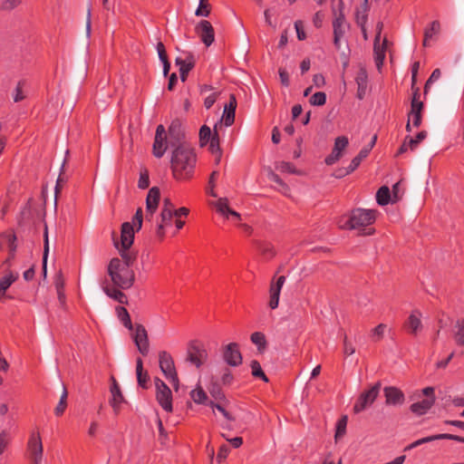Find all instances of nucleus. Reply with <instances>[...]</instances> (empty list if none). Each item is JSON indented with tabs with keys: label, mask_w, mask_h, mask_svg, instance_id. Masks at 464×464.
I'll list each match as a JSON object with an SVG mask.
<instances>
[{
	"label": "nucleus",
	"mask_w": 464,
	"mask_h": 464,
	"mask_svg": "<svg viewBox=\"0 0 464 464\" xmlns=\"http://www.w3.org/2000/svg\"><path fill=\"white\" fill-rule=\"evenodd\" d=\"M233 375L229 370H226L221 376V382L224 385H229L233 382Z\"/></svg>",
	"instance_id": "680f3d73"
},
{
	"label": "nucleus",
	"mask_w": 464,
	"mask_h": 464,
	"mask_svg": "<svg viewBox=\"0 0 464 464\" xmlns=\"http://www.w3.org/2000/svg\"><path fill=\"white\" fill-rule=\"evenodd\" d=\"M218 173L216 170L211 173L209 179H208V188L207 189L208 194L214 198L217 197L214 188H215V180L218 177Z\"/></svg>",
	"instance_id": "c03bdc74"
},
{
	"label": "nucleus",
	"mask_w": 464,
	"mask_h": 464,
	"mask_svg": "<svg viewBox=\"0 0 464 464\" xmlns=\"http://www.w3.org/2000/svg\"><path fill=\"white\" fill-rule=\"evenodd\" d=\"M343 352L347 356L353 354L355 352L353 345L350 343L346 338L344 339L343 342Z\"/></svg>",
	"instance_id": "69168bd1"
},
{
	"label": "nucleus",
	"mask_w": 464,
	"mask_h": 464,
	"mask_svg": "<svg viewBox=\"0 0 464 464\" xmlns=\"http://www.w3.org/2000/svg\"><path fill=\"white\" fill-rule=\"evenodd\" d=\"M438 436H439V440H455L458 442L464 443V438L458 436V435H453V434H449V433H440V434H438Z\"/></svg>",
	"instance_id": "4d7b16f0"
},
{
	"label": "nucleus",
	"mask_w": 464,
	"mask_h": 464,
	"mask_svg": "<svg viewBox=\"0 0 464 464\" xmlns=\"http://www.w3.org/2000/svg\"><path fill=\"white\" fill-rule=\"evenodd\" d=\"M132 338L138 351L142 355H147L150 352V343L147 331L142 324L136 325Z\"/></svg>",
	"instance_id": "dca6fc26"
},
{
	"label": "nucleus",
	"mask_w": 464,
	"mask_h": 464,
	"mask_svg": "<svg viewBox=\"0 0 464 464\" xmlns=\"http://www.w3.org/2000/svg\"><path fill=\"white\" fill-rule=\"evenodd\" d=\"M295 28L296 31V35L298 40L303 41L306 38L305 32L304 30V25L302 21H296L295 23Z\"/></svg>",
	"instance_id": "3c124183"
},
{
	"label": "nucleus",
	"mask_w": 464,
	"mask_h": 464,
	"mask_svg": "<svg viewBox=\"0 0 464 464\" xmlns=\"http://www.w3.org/2000/svg\"><path fill=\"white\" fill-rule=\"evenodd\" d=\"M99 430V423L96 420H92L90 424L88 434L91 437H95Z\"/></svg>",
	"instance_id": "774afa93"
},
{
	"label": "nucleus",
	"mask_w": 464,
	"mask_h": 464,
	"mask_svg": "<svg viewBox=\"0 0 464 464\" xmlns=\"http://www.w3.org/2000/svg\"><path fill=\"white\" fill-rule=\"evenodd\" d=\"M122 260L112 258L108 266V274L112 283L121 288L129 289L134 283V272L130 268L136 255L122 254Z\"/></svg>",
	"instance_id": "f03ea898"
},
{
	"label": "nucleus",
	"mask_w": 464,
	"mask_h": 464,
	"mask_svg": "<svg viewBox=\"0 0 464 464\" xmlns=\"http://www.w3.org/2000/svg\"><path fill=\"white\" fill-rule=\"evenodd\" d=\"M250 368H251V373L254 377L260 378L261 380H263L266 382H268V378L263 372L262 367L257 361H256V360L252 361L250 363Z\"/></svg>",
	"instance_id": "e433bc0d"
},
{
	"label": "nucleus",
	"mask_w": 464,
	"mask_h": 464,
	"mask_svg": "<svg viewBox=\"0 0 464 464\" xmlns=\"http://www.w3.org/2000/svg\"><path fill=\"white\" fill-rule=\"evenodd\" d=\"M8 437H7V433L3 430L0 432V455H2L4 453V451L5 450L7 445H8Z\"/></svg>",
	"instance_id": "bf43d9fd"
},
{
	"label": "nucleus",
	"mask_w": 464,
	"mask_h": 464,
	"mask_svg": "<svg viewBox=\"0 0 464 464\" xmlns=\"http://www.w3.org/2000/svg\"><path fill=\"white\" fill-rule=\"evenodd\" d=\"M67 396H68V393H67L66 388L64 387V385H63V392H62L60 401L54 409V413L57 416H61L64 412V411L67 407Z\"/></svg>",
	"instance_id": "c9c22d12"
},
{
	"label": "nucleus",
	"mask_w": 464,
	"mask_h": 464,
	"mask_svg": "<svg viewBox=\"0 0 464 464\" xmlns=\"http://www.w3.org/2000/svg\"><path fill=\"white\" fill-rule=\"evenodd\" d=\"M22 0H5L2 3V8L4 10H12L21 4Z\"/></svg>",
	"instance_id": "13d9d810"
},
{
	"label": "nucleus",
	"mask_w": 464,
	"mask_h": 464,
	"mask_svg": "<svg viewBox=\"0 0 464 464\" xmlns=\"http://www.w3.org/2000/svg\"><path fill=\"white\" fill-rule=\"evenodd\" d=\"M422 108L423 103L419 100V92L418 90H416L411 100V111L409 113V120L406 125V130L408 131H411V122L415 128H418L420 125Z\"/></svg>",
	"instance_id": "ddd939ff"
},
{
	"label": "nucleus",
	"mask_w": 464,
	"mask_h": 464,
	"mask_svg": "<svg viewBox=\"0 0 464 464\" xmlns=\"http://www.w3.org/2000/svg\"><path fill=\"white\" fill-rule=\"evenodd\" d=\"M381 390V383L377 382L372 385L370 389L361 393L356 402L353 405V411L355 413L362 412L366 408L371 406L377 399Z\"/></svg>",
	"instance_id": "9d476101"
},
{
	"label": "nucleus",
	"mask_w": 464,
	"mask_h": 464,
	"mask_svg": "<svg viewBox=\"0 0 464 464\" xmlns=\"http://www.w3.org/2000/svg\"><path fill=\"white\" fill-rule=\"evenodd\" d=\"M326 102V94L323 92L314 93L310 98V103L314 106H322Z\"/></svg>",
	"instance_id": "a19ab883"
},
{
	"label": "nucleus",
	"mask_w": 464,
	"mask_h": 464,
	"mask_svg": "<svg viewBox=\"0 0 464 464\" xmlns=\"http://www.w3.org/2000/svg\"><path fill=\"white\" fill-rule=\"evenodd\" d=\"M237 108V100L235 95H230L228 103L225 104L220 123H223L226 127L231 126L235 121V112Z\"/></svg>",
	"instance_id": "5701e85b"
},
{
	"label": "nucleus",
	"mask_w": 464,
	"mask_h": 464,
	"mask_svg": "<svg viewBox=\"0 0 464 464\" xmlns=\"http://www.w3.org/2000/svg\"><path fill=\"white\" fill-rule=\"evenodd\" d=\"M221 436L228 441L234 449H238L243 444V439L241 437L229 438L225 433H222Z\"/></svg>",
	"instance_id": "de8ad7c7"
},
{
	"label": "nucleus",
	"mask_w": 464,
	"mask_h": 464,
	"mask_svg": "<svg viewBox=\"0 0 464 464\" xmlns=\"http://www.w3.org/2000/svg\"><path fill=\"white\" fill-rule=\"evenodd\" d=\"M387 326L384 324H380L375 328L372 329V334L373 337H377V339H381L386 330Z\"/></svg>",
	"instance_id": "5fc2aeb1"
},
{
	"label": "nucleus",
	"mask_w": 464,
	"mask_h": 464,
	"mask_svg": "<svg viewBox=\"0 0 464 464\" xmlns=\"http://www.w3.org/2000/svg\"><path fill=\"white\" fill-rule=\"evenodd\" d=\"M370 151L371 148L362 149L359 154L351 160L350 165L347 168H345V169L343 170V174H350L353 171H354L361 164V161L368 156Z\"/></svg>",
	"instance_id": "cd10ccee"
},
{
	"label": "nucleus",
	"mask_w": 464,
	"mask_h": 464,
	"mask_svg": "<svg viewBox=\"0 0 464 464\" xmlns=\"http://www.w3.org/2000/svg\"><path fill=\"white\" fill-rule=\"evenodd\" d=\"M427 136L426 131H420L417 134V136L413 139L411 138L409 140L410 150H414L417 148V145L423 140Z\"/></svg>",
	"instance_id": "37998d69"
},
{
	"label": "nucleus",
	"mask_w": 464,
	"mask_h": 464,
	"mask_svg": "<svg viewBox=\"0 0 464 464\" xmlns=\"http://www.w3.org/2000/svg\"><path fill=\"white\" fill-rule=\"evenodd\" d=\"M458 328L456 341L459 344H464V319L458 323Z\"/></svg>",
	"instance_id": "8fccbe9b"
},
{
	"label": "nucleus",
	"mask_w": 464,
	"mask_h": 464,
	"mask_svg": "<svg viewBox=\"0 0 464 464\" xmlns=\"http://www.w3.org/2000/svg\"><path fill=\"white\" fill-rule=\"evenodd\" d=\"M441 75V72H440V69H435L431 75L430 76V78L428 79L426 84H425V87H424V92L427 93L428 92V90L430 88V85L431 83H433L434 82L438 81L440 79Z\"/></svg>",
	"instance_id": "a18cd8bd"
},
{
	"label": "nucleus",
	"mask_w": 464,
	"mask_h": 464,
	"mask_svg": "<svg viewBox=\"0 0 464 464\" xmlns=\"http://www.w3.org/2000/svg\"><path fill=\"white\" fill-rule=\"evenodd\" d=\"M382 29L383 24L382 22H378L375 28L376 34L373 44L374 61L378 68H381L383 64L388 46L387 39L385 37L382 39Z\"/></svg>",
	"instance_id": "6e6552de"
},
{
	"label": "nucleus",
	"mask_w": 464,
	"mask_h": 464,
	"mask_svg": "<svg viewBox=\"0 0 464 464\" xmlns=\"http://www.w3.org/2000/svg\"><path fill=\"white\" fill-rule=\"evenodd\" d=\"M175 62L179 68L180 79L182 82H185L189 71L195 65V56L189 52H184L181 55L176 58Z\"/></svg>",
	"instance_id": "2eb2a0df"
},
{
	"label": "nucleus",
	"mask_w": 464,
	"mask_h": 464,
	"mask_svg": "<svg viewBox=\"0 0 464 464\" xmlns=\"http://www.w3.org/2000/svg\"><path fill=\"white\" fill-rule=\"evenodd\" d=\"M160 199V192L157 187L151 188L146 198L145 222H152L158 209Z\"/></svg>",
	"instance_id": "4468645a"
},
{
	"label": "nucleus",
	"mask_w": 464,
	"mask_h": 464,
	"mask_svg": "<svg viewBox=\"0 0 464 464\" xmlns=\"http://www.w3.org/2000/svg\"><path fill=\"white\" fill-rule=\"evenodd\" d=\"M136 374L138 384L141 388H147V383L149 381V375L147 372L143 371V363L140 358H138L136 361Z\"/></svg>",
	"instance_id": "c756f323"
},
{
	"label": "nucleus",
	"mask_w": 464,
	"mask_h": 464,
	"mask_svg": "<svg viewBox=\"0 0 464 464\" xmlns=\"http://www.w3.org/2000/svg\"><path fill=\"white\" fill-rule=\"evenodd\" d=\"M401 184H400V182H397L392 186V202L394 203V202L398 201L401 198Z\"/></svg>",
	"instance_id": "052dcab7"
},
{
	"label": "nucleus",
	"mask_w": 464,
	"mask_h": 464,
	"mask_svg": "<svg viewBox=\"0 0 464 464\" xmlns=\"http://www.w3.org/2000/svg\"><path fill=\"white\" fill-rule=\"evenodd\" d=\"M230 452V449L227 445L223 444L219 447V450L218 451L217 459L218 462L223 461L226 459Z\"/></svg>",
	"instance_id": "49530a36"
},
{
	"label": "nucleus",
	"mask_w": 464,
	"mask_h": 464,
	"mask_svg": "<svg viewBox=\"0 0 464 464\" xmlns=\"http://www.w3.org/2000/svg\"><path fill=\"white\" fill-rule=\"evenodd\" d=\"M111 399L109 401L114 413L118 415L121 410V406L126 402L121 388L114 377H111V385L110 388Z\"/></svg>",
	"instance_id": "aec40b11"
},
{
	"label": "nucleus",
	"mask_w": 464,
	"mask_h": 464,
	"mask_svg": "<svg viewBox=\"0 0 464 464\" xmlns=\"http://www.w3.org/2000/svg\"><path fill=\"white\" fill-rule=\"evenodd\" d=\"M142 223L143 212L141 208H138L132 218V222H124L121 225V240L117 241L113 239L114 246L117 248L121 256H122V254L136 255L134 252L130 251V248L133 244L135 227L137 231L140 230Z\"/></svg>",
	"instance_id": "7ed1b4c3"
},
{
	"label": "nucleus",
	"mask_w": 464,
	"mask_h": 464,
	"mask_svg": "<svg viewBox=\"0 0 464 464\" xmlns=\"http://www.w3.org/2000/svg\"><path fill=\"white\" fill-rule=\"evenodd\" d=\"M159 363L164 376L173 384L177 390L179 385V378L174 361L170 353L166 351L160 352Z\"/></svg>",
	"instance_id": "0eeeda50"
},
{
	"label": "nucleus",
	"mask_w": 464,
	"mask_h": 464,
	"mask_svg": "<svg viewBox=\"0 0 464 464\" xmlns=\"http://www.w3.org/2000/svg\"><path fill=\"white\" fill-rule=\"evenodd\" d=\"M324 17V14L322 12L315 13V14L314 15V18H313V23L315 27L319 28L322 26Z\"/></svg>",
	"instance_id": "0e129e2a"
},
{
	"label": "nucleus",
	"mask_w": 464,
	"mask_h": 464,
	"mask_svg": "<svg viewBox=\"0 0 464 464\" xmlns=\"http://www.w3.org/2000/svg\"><path fill=\"white\" fill-rule=\"evenodd\" d=\"M210 205L213 206L217 212L226 219H229V212L231 208L228 205V199L227 198H219L218 200L210 202Z\"/></svg>",
	"instance_id": "bb28decb"
},
{
	"label": "nucleus",
	"mask_w": 464,
	"mask_h": 464,
	"mask_svg": "<svg viewBox=\"0 0 464 464\" xmlns=\"http://www.w3.org/2000/svg\"><path fill=\"white\" fill-rule=\"evenodd\" d=\"M285 282V276H280L279 277L276 278V282L271 283L269 289V307L273 310L278 307L280 293Z\"/></svg>",
	"instance_id": "4be33fe9"
},
{
	"label": "nucleus",
	"mask_w": 464,
	"mask_h": 464,
	"mask_svg": "<svg viewBox=\"0 0 464 464\" xmlns=\"http://www.w3.org/2000/svg\"><path fill=\"white\" fill-rule=\"evenodd\" d=\"M156 49L160 62H165L168 60L166 49L162 42L157 43Z\"/></svg>",
	"instance_id": "603ef678"
},
{
	"label": "nucleus",
	"mask_w": 464,
	"mask_h": 464,
	"mask_svg": "<svg viewBox=\"0 0 464 464\" xmlns=\"http://www.w3.org/2000/svg\"><path fill=\"white\" fill-rule=\"evenodd\" d=\"M174 212L169 209H160V213L151 223H155V234L160 239H163L167 228L172 226Z\"/></svg>",
	"instance_id": "f8f14e48"
},
{
	"label": "nucleus",
	"mask_w": 464,
	"mask_h": 464,
	"mask_svg": "<svg viewBox=\"0 0 464 464\" xmlns=\"http://www.w3.org/2000/svg\"><path fill=\"white\" fill-rule=\"evenodd\" d=\"M17 272L10 271L0 278V302L5 297L7 289L18 279Z\"/></svg>",
	"instance_id": "b1692460"
},
{
	"label": "nucleus",
	"mask_w": 464,
	"mask_h": 464,
	"mask_svg": "<svg viewBox=\"0 0 464 464\" xmlns=\"http://www.w3.org/2000/svg\"><path fill=\"white\" fill-rule=\"evenodd\" d=\"M251 342L256 346L259 353H263L266 349V339L263 333L255 332L250 336Z\"/></svg>",
	"instance_id": "72a5a7b5"
},
{
	"label": "nucleus",
	"mask_w": 464,
	"mask_h": 464,
	"mask_svg": "<svg viewBox=\"0 0 464 464\" xmlns=\"http://www.w3.org/2000/svg\"><path fill=\"white\" fill-rule=\"evenodd\" d=\"M375 219V210L357 208L352 211L350 217L342 218L338 227L342 229H361L372 225Z\"/></svg>",
	"instance_id": "20e7f679"
},
{
	"label": "nucleus",
	"mask_w": 464,
	"mask_h": 464,
	"mask_svg": "<svg viewBox=\"0 0 464 464\" xmlns=\"http://www.w3.org/2000/svg\"><path fill=\"white\" fill-rule=\"evenodd\" d=\"M333 14L334 15L333 21L334 44L336 49H340L341 39L345 34L348 27L343 14V4L342 0H337L333 3Z\"/></svg>",
	"instance_id": "39448f33"
},
{
	"label": "nucleus",
	"mask_w": 464,
	"mask_h": 464,
	"mask_svg": "<svg viewBox=\"0 0 464 464\" xmlns=\"http://www.w3.org/2000/svg\"><path fill=\"white\" fill-rule=\"evenodd\" d=\"M28 450L31 454L43 455V444L39 433H33L28 441Z\"/></svg>",
	"instance_id": "c85d7f7f"
},
{
	"label": "nucleus",
	"mask_w": 464,
	"mask_h": 464,
	"mask_svg": "<svg viewBox=\"0 0 464 464\" xmlns=\"http://www.w3.org/2000/svg\"><path fill=\"white\" fill-rule=\"evenodd\" d=\"M155 385L157 401L165 411L171 412L173 410L171 390L159 378L155 379Z\"/></svg>",
	"instance_id": "9b49d317"
},
{
	"label": "nucleus",
	"mask_w": 464,
	"mask_h": 464,
	"mask_svg": "<svg viewBox=\"0 0 464 464\" xmlns=\"http://www.w3.org/2000/svg\"><path fill=\"white\" fill-rule=\"evenodd\" d=\"M210 14V5L208 0H199L198 8L195 11L197 16L208 17Z\"/></svg>",
	"instance_id": "58836bf2"
},
{
	"label": "nucleus",
	"mask_w": 464,
	"mask_h": 464,
	"mask_svg": "<svg viewBox=\"0 0 464 464\" xmlns=\"http://www.w3.org/2000/svg\"><path fill=\"white\" fill-rule=\"evenodd\" d=\"M48 253H49L48 229H47V226H45V227H44V256H43V265H44V273L46 272V262H47Z\"/></svg>",
	"instance_id": "79ce46f5"
},
{
	"label": "nucleus",
	"mask_w": 464,
	"mask_h": 464,
	"mask_svg": "<svg viewBox=\"0 0 464 464\" xmlns=\"http://www.w3.org/2000/svg\"><path fill=\"white\" fill-rule=\"evenodd\" d=\"M223 358L230 366L237 367L240 365L243 358L238 344L236 343L227 344L223 349Z\"/></svg>",
	"instance_id": "a211bd4d"
},
{
	"label": "nucleus",
	"mask_w": 464,
	"mask_h": 464,
	"mask_svg": "<svg viewBox=\"0 0 464 464\" xmlns=\"http://www.w3.org/2000/svg\"><path fill=\"white\" fill-rule=\"evenodd\" d=\"M118 317L122 324L129 330L133 329V325L130 320V316L127 311V309L123 306H119L116 309Z\"/></svg>",
	"instance_id": "f704fd0d"
},
{
	"label": "nucleus",
	"mask_w": 464,
	"mask_h": 464,
	"mask_svg": "<svg viewBox=\"0 0 464 464\" xmlns=\"http://www.w3.org/2000/svg\"><path fill=\"white\" fill-rule=\"evenodd\" d=\"M440 31V24L438 21H433L430 27L425 29L423 45H429V42L439 34Z\"/></svg>",
	"instance_id": "7c9ffc66"
},
{
	"label": "nucleus",
	"mask_w": 464,
	"mask_h": 464,
	"mask_svg": "<svg viewBox=\"0 0 464 464\" xmlns=\"http://www.w3.org/2000/svg\"><path fill=\"white\" fill-rule=\"evenodd\" d=\"M190 398L197 404H205L208 401V395L199 384L190 392Z\"/></svg>",
	"instance_id": "2f4dec72"
},
{
	"label": "nucleus",
	"mask_w": 464,
	"mask_h": 464,
	"mask_svg": "<svg viewBox=\"0 0 464 464\" xmlns=\"http://www.w3.org/2000/svg\"><path fill=\"white\" fill-rule=\"evenodd\" d=\"M349 140L346 136H339L334 140V145L330 155H328L324 161L326 165H334L343 156V150L347 148Z\"/></svg>",
	"instance_id": "6ab92c4d"
},
{
	"label": "nucleus",
	"mask_w": 464,
	"mask_h": 464,
	"mask_svg": "<svg viewBox=\"0 0 464 464\" xmlns=\"http://www.w3.org/2000/svg\"><path fill=\"white\" fill-rule=\"evenodd\" d=\"M208 391L210 394L214 397L216 400H221L224 398V394L219 389V387L216 384H212L210 387H208Z\"/></svg>",
	"instance_id": "864d4df0"
},
{
	"label": "nucleus",
	"mask_w": 464,
	"mask_h": 464,
	"mask_svg": "<svg viewBox=\"0 0 464 464\" xmlns=\"http://www.w3.org/2000/svg\"><path fill=\"white\" fill-rule=\"evenodd\" d=\"M218 92H212L204 100V106L206 109H210L218 99Z\"/></svg>",
	"instance_id": "6e6d98bb"
},
{
	"label": "nucleus",
	"mask_w": 464,
	"mask_h": 464,
	"mask_svg": "<svg viewBox=\"0 0 464 464\" xmlns=\"http://www.w3.org/2000/svg\"><path fill=\"white\" fill-rule=\"evenodd\" d=\"M385 403L389 406H401L405 401L402 391L395 386H386L383 389Z\"/></svg>",
	"instance_id": "412c9836"
},
{
	"label": "nucleus",
	"mask_w": 464,
	"mask_h": 464,
	"mask_svg": "<svg viewBox=\"0 0 464 464\" xmlns=\"http://www.w3.org/2000/svg\"><path fill=\"white\" fill-rule=\"evenodd\" d=\"M391 191L388 187H381L376 193L377 203L381 206H385L392 202Z\"/></svg>",
	"instance_id": "473e14b6"
},
{
	"label": "nucleus",
	"mask_w": 464,
	"mask_h": 464,
	"mask_svg": "<svg viewBox=\"0 0 464 464\" xmlns=\"http://www.w3.org/2000/svg\"><path fill=\"white\" fill-rule=\"evenodd\" d=\"M208 360V352L198 341H191L187 350V361L200 368Z\"/></svg>",
	"instance_id": "1a4fd4ad"
},
{
	"label": "nucleus",
	"mask_w": 464,
	"mask_h": 464,
	"mask_svg": "<svg viewBox=\"0 0 464 464\" xmlns=\"http://www.w3.org/2000/svg\"><path fill=\"white\" fill-rule=\"evenodd\" d=\"M407 330L416 334L422 328L421 324V313L419 310H414L409 315L408 320L406 322Z\"/></svg>",
	"instance_id": "393cba45"
},
{
	"label": "nucleus",
	"mask_w": 464,
	"mask_h": 464,
	"mask_svg": "<svg viewBox=\"0 0 464 464\" xmlns=\"http://www.w3.org/2000/svg\"><path fill=\"white\" fill-rule=\"evenodd\" d=\"M184 135L178 122H172L168 133L163 125L156 129L152 151L156 158H161L169 146L173 147L170 158V168L177 180H187L193 177L197 154L188 142L183 141Z\"/></svg>",
	"instance_id": "f257e3e1"
},
{
	"label": "nucleus",
	"mask_w": 464,
	"mask_h": 464,
	"mask_svg": "<svg viewBox=\"0 0 464 464\" xmlns=\"http://www.w3.org/2000/svg\"><path fill=\"white\" fill-rule=\"evenodd\" d=\"M103 289H104V292L106 293V295L108 296H110L111 298H112L120 303L124 302L126 296L121 290H118L116 288H109V287H104Z\"/></svg>",
	"instance_id": "ea45409f"
},
{
	"label": "nucleus",
	"mask_w": 464,
	"mask_h": 464,
	"mask_svg": "<svg viewBox=\"0 0 464 464\" xmlns=\"http://www.w3.org/2000/svg\"><path fill=\"white\" fill-rule=\"evenodd\" d=\"M434 440H439V436L438 434L436 435H431V436H428V437H424V438H421L420 440H417L415 441H413L412 443L409 444L405 449L404 450H411L418 446H420L424 443H428V442H431V441H434Z\"/></svg>",
	"instance_id": "4c0bfd02"
},
{
	"label": "nucleus",
	"mask_w": 464,
	"mask_h": 464,
	"mask_svg": "<svg viewBox=\"0 0 464 464\" xmlns=\"http://www.w3.org/2000/svg\"><path fill=\"white\" fill-rule=\"evenodd\" d=\"M218 124L214 127V134L209 127L203 125L199 130V145L204 147L209 144V150L216 156V164L220 162L221 150L219 147V139L217 132Z\"/></svg>",
	"instance_id": "423d86ee"
},
{
	"label": "nucleus",
	"mask_w": 464,
	"mask_h": 464,
	"mask_svg": "<svg viewBox=\"0 0 464 464\" xmlns=\"http://www.w3.org/2000/svg\"><path fill=\"white\" fill-rule=\"evenodd\" d=\"M435 398H426L420 401L412 403L410 409L414 414L421 416L429 411V410L433 406Z\"/></svg>",
	"instance_id": "a878e982"
},
{
	"label": "nucleus",
	"mask_w": 464,
	"mask_h": 464,
	"mask_svg": "<svg viewBox=\"0 0 464 464\" xmlns=\"http://www.w3.org/2000/svg\"><path fill=\"white\" fill-rule=\"evenodd\" d=\"M367 74L366 72L362 70L358 75L356 76V82L358 84L359 89L363 88L366 82Z\"/></svg>",
	"instance_id": "e2e57ef3"
},
{
	"label": "nucleus",
	"mask_w": 464,
	"mask_h": 464,
	"mask_svg": "<svg viewBox=\"0 0 464 464\" xmlns=\"http://www.w3.org/2000/svg\"><path fill=\"white\" fill-rule=\"evenodd\" d=\"M150 186V179L147 172H141L138 180V187L145 189Z\"/></svg>",
	"instance_id": "09e8293b"
},
{
	"label": "nucleus",
	"mask_w": 464,
	"mask_h": 464,
	"mask_svg": "<svg viewBox=\"0 0 464 464\" xmlns=\"http://www.w3.org/2000/svg\"><path fill=\"white\" fill-rule=\"evenodd\" d=\"M197 34L200 37L202 43L207 46H210L215 40V32L210 22L201 20L195 27Z\"/></svg>",
	"instance_id": "f3484780"
},
{
	"label": "nucleus",
	"mask_w": 464,
	"mask_h": 464,
	"mask_svg": "<svg viewBox=\"0 0 464 464\" xmlns=\"http://www.w3.org/2000/svg\"><path fill=\"white\" fill-rule=\"evenodd\" d=\"M279 77L283 85H289V75L285 69H279Z\"/></svg>",
	"instance_id": "338daca9"
}]
</instances>
